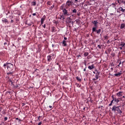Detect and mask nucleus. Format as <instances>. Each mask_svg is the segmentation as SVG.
Masks as SVG:
<instances>
[{"label":"nucleus","instance_id":"nucleus-1","mask_svg":"<svg viewBox=\"0 0 125 125\" xmlns=\"http://www.w3.org/2000/svg\"><path fill=\"white\" fill-rule=\"evenodd\" d=\"M60 9L62 10L64 16H69V15H70V13L69 12L70 10H69V9L68 8H66V7L61 5L60 7Z\"/></svg>","mask_w":125,"mask_h":125},{"label":"nucleus","instance_id":"nucleus-2","mask_svg":"<svg viewBox=\"0 0 125 125\" xmlns=\"http://www.w3.org/2000/svg\"><path fill=\"white\" fill-rule=\"evenodd\" d=\"M3 67H4L5 69H6L7 67V70H8V71L13 70V64L10 62H6V63H5L3 65Z\"/></svg>","mask_w":125,"mask_h":125},{"label":"nucleus","instance_id":"nucleus-3","mask_svg":"<svg viewBox=\"0 0 125 125\" xmlns=\"http://www.w3.org/2000/svg\"><path fill=\"white\" fill-rule=\"evenodd\" d=\"M112 111H113L114 112H116L117 111L118 113L120 114H121L123 113V111L121 109L120 106L114 105L112 107Z\"/></svg>","mask_w":125,"mask_h":125},{"label":"nucleus","instance_id":"nucleus-4","mask_svg":"<svg viewBox=\"0 0 125 125\" xmlns=\"http://www.w3.org/2000/svg\"><path fill=\"white\" fill-rule=\"evenodd\" d=\"M73 2H72V0H68L65 4H62V6H64V7H66L67 8L69 9V10H70V6H72Z\"/></svg>","mask_w":125,"mask_h":125},{"label":"nucleus","instance_id":"nucleus-5","mask_svg":"<svg viewBox=\"0 0 125 125\" xmlns=\"http://www.w3.org/2000/svg\"><path fill=\"white\" fill-rule=\"evenodd\" d=\"M92 32H95L96 33L97 35H99L100 34L101 32H102V29H99L98 30H97L96 28H92Z\"/></svg>","mask_w":125,"mask_h":125},{"label":"nucleus","instance_id":"nucleus-6","mask_svg":"<svg viewBox=\"0 0 125 125\" xmlns=\"http://www.w3.org/2000/svg\"><path fill=\"white\" fill-rule=\"evenodd\" d=\"M54 56V54L52 53L50 55H49L48 56H47V61L48 62H51L53 59L52 57Z\"/></svg>","mask_w":125,"mask_h":125},{"label":"nucleus","instance_id":"nucleus-7","mask_svg":"<svg viewBox=\"0 0 125 125\" xmlns=\"http://www.w3.org/2000/svg\"><path fill=\"white\" fill-rule=\"evenodd\" d=\"M98 21H93L92 22V23L93 24L94 27L93 28H95L96 29H97L98 25Z\"/></svg>","mask_w":125,"mask_h":125},{"label":"nucleus","instance_id":"nucleus-8","mask_svg":"<svg viewBox=\"0 0 125 125\" xmlns=\"http://www.w3.org/2000/svg\"><path fill=\"white\" fill-rule=\"evenodd\" d=\"M100 74V72H97V73H96L95 78L93 79V81H95L99 79V76Z\"/></svg>","mask_w":125,"mask_h":125},{"label":"nucleus","instance_id":"nucleus-9","mask_svg":"<svg viewBox=\"0 0 125 125\" xmlns=\"http://www.w3.org/2000/svg\"><path fill=\"white\" fill-rule=\"evenodd\" d=\"M125 11V9H124L122 7H120L117 10V12L118 13H121V12L124 13Z\"/></svg>","mask_w":125,"mask_h":125},{"label":"nucleus","instance_id":"nucleus-10","mask_svg":"<svg viewBox=\"0 0 125 125\" xmlns=\"http://www.w3.org/2000/svg\"><path fill=\"white\" fill-rule=\"evenodd\" d=\"M122 75V71H120V72H118V73L115 74L114 76L116 77H120Z\"/></svg>","mask_w":125,"mask_h":125},{"label":"nucleus","instance_id":"nucleus-11","mask_svg":"<svg viewBox=\"0 0 125 125\" xmlns=\"http://www.w3.org/2000/svg\"><path fill=\"white\" fill-rule=\"evenodd\" d=\"M95 68V65L94 64H92L91 65L88 66V69L90 70H92L93 69H94Z\"/></svg>","mask_w":125,"mask_h":125},{"label":"nucleus","instance_id":"nucleus-12","mask_svg":"<svg viewBox=\"0 0 125 125\" xmlns=\"http://www.w3.org/2000/svg\"><path fill=\"white\" fill-rule=\"evenodd\" d=\"M45 16H43L42 18L41 19V25H42V24H43L44 21H45Z\"/></svg>","mask_w":125,"mask_h":125},{"label":"nucleus","instance_id":"nucleus-13","mask_svg":"<svg viewBox=\"0 0 125 125\" xmlns=\"http://www.w3.org/2000/svg\"><path fill=\"white\" fill-rule=\"evenodd\" d=\"M117 96L118 97H121L123 96V92L120 91V92H118L117 93Z\"/></svg>","mask_w":125,"mask_h":125},{"label":"nucleus","instance_id":"nucleus-14","mask_svg":"<svg viewBox=\"0 0 125 125\" xmlns=\"http://www.w3.org/2000/svg\"><path fill=\"white\" fill-rule=\"evenodd\" d=\"M62 44V46L63 47L67 46V42L65 40H63Z\"/></svg>","mask_w":125,"mask_h":125},{"label":"nucleus","instance_id":"nucleus-15","mask_svg":"<svg viewBox=\"0 0 125 125\" xmlns=\"http://www.w3.org/2000/svg\"><path fill=\"white\" fill-rule=\"evenodd\" d=\"M118 3H123L124 4H125V0H118Z\"/></svg>","mask_w":125,"mask_h":125},{"label":"nucleus","instance_id":"nucleus-16","mask_svg":"<svg viewBox=\"0 0 125 125\" xmlns=\"http://www.w3.org/2000/svg\"><path fill=\"white\" fill-rule=\"evenodd\" d=\"M125 28V23H122L121 25V29H123Z\"/></svg>","mask_w":125,"mask_h":125},{"label":"nucleus","instance_id":"nucleus-17","mask_svg":"<svg viewBox=\"0 0 125 125\" xmlns=\"http://www.w3.org/2000/svg\"><path fill=\"white\" fill-rule=\"evenodd\" d=\"M114 101L116 103H118L120 102V98H115L114 99Z\"/></svg>","mask_w":125,"mask_h":125},{"label":"nucleus","instance_id":"nucleus-18","mask_svg":"<svg viewBox=\"0 0 125 125\" xmlns=\"http://www.w3.org/2000/svg\"><path fill=\"white\" fill-rule=\"evenodd\" d=\"M81 1H82V0H74V2L75 3H78V2H81Z\"/></svg>","mask_w":125,"mask_h":125},{"label":"nucleus","instance_id":"nucleus-19","mask_svg":"<svg viewBox=\"0 0 125 125\" xmlns=\"http://www.w3.org/2000/svg\"><path fill=\"white\" fill-rule=\"evenodd\" d=\"M2 22H3V23H9L8 21L6 19L2 20Z\"/></svg>","mask_w":125,"mask_h":125},{"label":"nucleus","instance_id":"nucleus-20","mask_svg":"<svg viewBox=\"0 0 125 125\" xmlns=\"http://www.w3.org/2000/svg\"><path fill=\"white\" fill-rule=\"evenodd\" d=\"M71 11H72L73 13H77V9L75 8L71 10Z\"/></svg>","mask_w":125,"mask_h":125},{"label":"nucleus","instance_id":"nucleus-21","mask_svg":"<svg viewBox=\"0 0 125 125\" xmlns=\"http://www.w3.org/2000/svg\"><path fill=\"white\" fill-rule=\"evenodd\" d=\"M13 74V72L9 71V72L7 73V75L12 76Z\"/></svg>","mask_w":125,"mask_h":125},{"label":"nucleus","instance_id":"nucleus-22","mask_svg":"<svg viewBox=\"0 0 125 125\" xmlns=\"http://www.w3.org/2000/svg\"><path fill=\"white\" fill-rule=\"evenodd\" d=\"M76 79L79 82L82 81V79L79 77H76Z\"/></svg>","mask_w":125,"mask_h":125},{"label":"nucleus","instance_id":"nucleus-23","mask_svg":"<svg viewBox=\"0 0 125 125\" xmlns=\"http://www.w3.org/2000/svg\"><path fill=\"white\" fill-rule=\"evenodd\" d=\"M119 46H121L122 47H125V43L121 42V44H120Z\"/></svg>","mask_w":125,"mask_h":125},{"label":"nucleus","instance_id":"nucleus-24","mask_svg":"<svg viewBox=\"0 0 125 125\" xmlns=\"http://www.w3.org/2000/svg\"><path fill=\"white\" fill-rule=\"evenodd\" d=\"M88 55H89V53H88V52H85V53H84V57H87V56H88Z\"/></svg>","mask_w":125,"mask_h":125},{"label":"nucleus","instance_id":"nucleus-25","mask_svg":"<svg viewBox=\"0 0 125 125\" xmlns=\"http://www.w3.org/2000/svg\"><path fill=\"white\" fill-rule=\"evenodd\" d=\"M31 5H33V6H35V5H36V1H33L31 3Z\"/></svg>","mask_w":125,"mask_h":125},{"label":"nucleus","instance_id":"nucleus-26","mask_svg":"<svg viewBox=\"0 0 125 125\" xmlns=\"http://www.w3.org/2000/svg\"><path fill=\"white\" fill-rule=\"evenodd\" d=\"M55 30V27H52V32H54Z\"/></svg>","mask_w":125,"mask_h":125},{"label":"nucleus","instance_id":"nucleus-27","mask_svg":"<svg viewBox=\"0 0 125 125\" xmlns=\"http://www.w3.org/2000/svg\"><path fill=\"white\" fill-rule=\"evenodd\" d=\"M104 39L105 40H107L108 39V37L107 36H105L104 37Z\"/></svg>","mask_w":125,"mask_h":125},{"label":"nucleus","instance_id":"nucleus-28","mask_svg":"<svg viewBox=\"0 0 125 125\" xmlns=\"http://www.w3.org/2000/svg\"><path fill=\"white\" fill-rule=\"evenodd\" d=\"M54 5H53L52 6H51L50 7V9H51V10H52V9H53V8H54Z\"/></svg>","mask_w":125,"mask_h":125},{"label":"nucleus","instance_id":"nucleus-29","mask_svg":"<svg viewBox=\"0 0 125 125\" xmlns=\"http://www.w3.org/2000/svg\"><path fill=\"white\" fill-rule=\"evenodd\" d=\"M47 4H48V5H50V4H51V2L50 1H47Z\"/></svg>","mask_w":125,"mask_h":125},{"label":"nucleus","instance_id":"nucleus-30","mask_svg":"<svg viewBox=\"0 0 125 125\" xmlns=\"http://www.w3.org/2000/svg\"><path fill=\"white\" fill-rule=\"evenodd\" d=\"M63 39H64V41H67V38L65 36L63 37Z\"/></svg>","mask_w":125,"mask_h":125},{"label":"nucleus","instance_id":"nucleus-31","mask_svg":"<svg viewBox=\"0 0 125 125\" xmlns=\"http://www.w3.org/2000/svg\"><path fill=\"white\" fill-rule=\"evenodd\" d=\"M33 24V22H31V23H27V25H28V26H31Z\"/></svg>","mask_w":125,"mask_h":125},{"label":"nucleus","instance_id":"nucleus-32","mask_svg":"<svg viewBox=\"0 0 125 125\" xmlns=\"http://www.w3.org/2000/svg\"><path fill=\"white\" fill-rule=\"evenodd\" d=\"M111 98H112V99H113V100L115 101V97H114L113 95H112Z\"/></svg>","mask_w":125,"mask_h":125},{"label":"nucleus","instance_id":"nucleus-33","mask_svg":"<svg viewBox=\"0 0 125 125\" xmlns=\"http://www.w3.org/2000/svg\"><path fill=\"white\" fill-rule=\"evenodd\" d=\"M7 120H8V118H7V117H6L4 118V121H5V122L6 121H7Z\"/></svg>","mask_w":125,"mask_h":125},{"label":"nucleus","instance_id":"nucleus-34","mask_svg":"<svg viewBox=\"0 0 125 125\" xmlns=\"http://www.w3.org/2000/svg\"><path fill=\"white\" fill-rule=\"evenodd\" d=\"M98 47L99 48H100V49H101V48H102V45H98Z\"/></svg>","mask_w":125,"mask_h":125},{"label":"nucleus","instance_id":"nucleus-35","mask_svg":"<svg viewBox=\"0 0 125 125\" xmlns=\"http://www.w3.org/2000/svg\"><path fill=\"white\" fill-rule=\"evenodd\" d=\"M86 68H87V67L86 66H85V67L83 69V71L84 72H85L86 71Z\"/></svg>","mask_w":125,"mask_h":125},{"label":"nucleus","instance_id":"nucleus-36","mask_svg":"<svg viewBox=\"0 0 125 125\" xmlns=\"http://www.w3.org/2000/svg\"><path fill=\"white\" fill-rule=\"evenodd\" d=\"M42 125V122H40L38 123V125Z\"/></svg>","mask_w":125,"mask_h":125},{"label":"nucleus","instance_id":"nucleus-37","mask_svg":"<svg viewBox=\"0 0 125 125\" xmlns=\"http://www.w3.org/2000/svg\"><path fill=\"white\" fill-rule=\"evenodd\" d=\"M42 27H43L44 29H45L46 28V25L44 24L43 25H42Z\"/></svg>","mask_w":125,"mask_h":125},{"label":"nucleus","instance_id":"nucleus-38","mask_svg":"<svg viewBox=\"0 0 125 125\" xmlns=\"http://www.w3.org/2000/svg\"><path fill=\"white\" fill-rule=\"evenodd\" d=\"M114 100H112L111 101V104H113V102H114Z\"/></svg>","mask_w":125,"mask_h":125},{"label":"nucleus","instance_id":"nucleus-39","mask_svg":"<svg viewBox=\"0 0 125 125\" xmlns=\"http://www.w3.org/2000/svg\"><path fill=\"white\" fill-rule=\"evenodd\" d=\"M0 125H4V122H2Z\"/></svg>","mask_w":125,"mask_h":125},{"label":"nucleus","instance_id":"nucleus-40","mask_svg":"<svg viewBox=\"0 0 125 125\" xmlns=\"http://www.w3.org/2000/svg\"><path fill=\"white\" fill-rule=\"evenodd\" d=\"M32 15H33V16H36V13H33L32 14Z\"/></svg>","mask_w":125,"mask_h":125},{"label":"nucleus","instance_id":"nucleus-41","mask_svg":"<svg viewBox=\"0 0 125 125\" xmlns=\"http://www.w3.org/2000/svg\"><path fill=\"white\" fill-rule=\"evenodd\" d=\"M119 49H120L121 50H123V47H119Z\"/></svg>","mask_w":125,"mask_h":125},{"label":"nucleus","instance_id":"nucleus-42","mask_svg":"<svg viewBox=\"0 0 125 125\" xmlns=\"http://www.w3.org/2000/svg\"><path fill=\"white\" fill-rule=\"evenodd\" d=\"M26 105L25 103H22V106H24Z\"/></svg>","mask_w":125,"mask_h":125},{"label":"nucleus","instance_id":"nucleus-43","mask_svg":"<svg viewBox=\"0 0 125 125\" xmlns=\"http://www.w3.org/2000/svg\"><path fill=\"white\" fill-rule=\"evenodd\" d=\"M112 105V103H110L109 104V106H111Z\"/></svg>","mask_w":125,"mask_h":125},{"label":"nucleus","instance_id":"nucleus-44","mask_svg":"<svg viewBox=\"0 0 125 125\" xmlns=\"http://www.w3.org/2000/svg\"><path fill=\"white\" fill-rule=\"evenodd\" d=\"M111 70L112 71H113L114 70V69H113V67H111Z\"/></svg>","mask_w":125,"mask_h":125},{"label":"nucleus","instance_id":"nucleus-45","mask_svg":"<svg viewBox=\"0 0 125 125\" xmlns=\"http://www.w3.org/2000/svg\"><path fill=\"white\" fill-rule=\"evenodd\" d=\"M13 22H14V21L13 20H11V23H13Z\"/></svg>","mask_w":125,"mask_h":125},{"label":"nucleus","instance_id":"nucleus-46","mask_svg":"<svg viewBox=\"0 0 125 125\" xmlns=\"http://www.w3.org/2000/svg\"><path fill=\"white\" fill-rule=\"evenodd\" d=\"M40 117H41V116H39L38 117V120H40Z\"/></svg>","mask_w":125,"mask_h":125},{"label":"nucleus","instance_id":"nucleus-47","mask_svg":"<svg viewBox=\"0 0 125 125\" xmlns=\"http://www.w3.org/2000/svg\"><path fill=\"white\" fill-rule=\"evenodd\" d=\"M55 46V45L54 44H52V47H54Z\"/></svg>","mask_w":125,"mask_h":125},{"label":"nucleus","instance_id":"nucleus-48","mask_svg":"<svg viewBox=\"0 0 125 125\" xmlns=\"http://www.w3.org/2000/svg\"><path fill=\"white\" fill-rule=\"evenodd\" d=\"M121 64H122V62L121 61H120V62H119V65H121Z\"/></svg>","mask_w":125,"mask_h":125},{"label":"nucleus","instance_id":"nucleus-49","mask_svg":"<svg viewBox=\"0 0 125 125\" xmlns=\"http://www.w3.org/2000/svg\"><path fill=\"white\" fill-rule=\"evenodd\" d=\"M7 42H4V45H7Z\"/></svg>","mask_w":125,"mask_h":125},{"label":"nucleus","instance_id":"nucleus-50","mask_svg":"<svg viewBox=\"0 0 125 125\" xmlns=\"http://www.w3.org/2000/svg\"><path fill=\"white\" fill-rule=\"evenodd\" d=\"M49 108H52V106L49 105Z\"/></svg>","mask_w":125,"mask_h":125},{"label":"nucleus","instance_id":"nucleus-51","mask_svg":"<svg viewBox=\"0 0 125 125\" xmlns=\"http://www.w3.org/2000/svg\"><path fill=\"white\" fill-rule=\"evenodd\" d=\"M94 83H95V84H97V81H95V82H94Z\"/></svg>","mask_w":125,"mask_h":125},{"label":"nucleus","instance_id":"nucleus-52","mask_svg":"<svg viewBox=\"0 0 125 125\" xmlns=\"http://www.w3.org/2000/svg\"><path fill=\"white\" fill-rule=\"evenodd\" d=\"M85 107H84L83 108V110H85Z\"/></svg>","mask_w":125,"mask_h":125},{"label":"nucleus","instance_id":"nucleus-53","mask_svg":"<svg viewBox=\"0 0 125 125\" xmlns=\"http://www.w3.org/2000/svg\"><path fill=\"white\" fill-rule=\"evenodd\" d=\"M10 82L12 83V84H13V82H12L11 80H10Z\"/></svg>","mask_w":125,"mask_h":125},{"label":"nucleus","instance_id":"nucleus-54","mask_svg":"<svg viewBox=\"0 0 125 125\" xmlns=\"http://www.w3.org/2000/svg\"><path fill=\"white\" fill-rule=\"evenodd\" d=\"M50 70V69H49V68H48L47 69V71H49Z\"/></svg>","mask_w":125,"mask_h":125},{"label":"nucleus","instance_id":"nucleus-55","mask_svg":"<svg viewBox=\"0 0 125 125\" xmlns=\"http://www.w3.org/2000/svg\"><path fill=\"white\" fill-rule=\"evenodd\" d=\"M123 98H125V96H123Z\"/></svg>","mask_w":125,"mask_h":125},{"label":"nucleus","instance_id":"nucleus-56","mask_svg":"<svg viewBox=\"0 0 125 125\" xmlns=\"http://www.w3.org/2000/svg\"><path fill=\"white\" fill-rule=\"evenodd\" d=\"M118 67H120V64L118 65Z\"/></svg>","mask_w":125,"mask_h":125},{"label":"nucleus","instance_id":"nucleus-57","mask_svg":"<svg viewBox=\"0 0 125 125\" xmlns=\"http://www.w3.org/2000/svg\"><path fill=\"white\" fill-rule=\"evenodd\" d=\"M16 120H19V118H16Z\"/></svg>","mask_w":125,"mask_h":125},{"label":"nucleus","instance_id":"nucleus-58","mask_svg":"<svg viewBox=\"0 0 125 125\" xmlns=\"http://www.w3.org/2000/svg\"><path fill=\"white\" fill-rule=\"evenodd\" d=\"M1 107H0V111H1Z\"/></svg>","mask_w":125,"mask_h":125},{"label":"nucleus","instance_id":"nucleus-59","mask_svg":"<svg viewBox=\"0 0 125 125\" xmlns=\"http://www.w3.org/2000/svg\"><path fill=\"white\" fill-rule=\"evenodd\" d=\"M110 42V40H108V42Z\"/></svg>","mask_w":125,"mask_h":125},{"label":"nucleus","instance_id":"nucleus-60","mask_svg":"<svg viewBox=\"0 0 125 125\" xmlns=\"http://www.w3.org/2000/svg\"><path fill=\"white\" fill-rule=\"evenodd\" d=\"M124 65V62H123V63H122V65Z\"/></svg>","mask_w":125,"mask_h":125},{"label":"nucleus","instance_id":"nucleus-61","mask_svg":"<svg viewBox=\"0 0 125 125\" xmlns=\"http://www.w3.org/2000/svg\"><path fill=\"white\" fill-rule=\"evenodd\" d=\"M57 65H59V63H57Z\"/></svg>","mask_w":125,"mask_h":125},{"label":"nucleus","instance_id":"nucleus-62","mask_svg":"<svg viewBox=\"0 0 125 125\" xmlns=\"http://www.w3.org/2000/svg\"><path fill=\"white\" fill-rule=\"evenodd\" d=\"M84 65H86V63H84Z\"/></svg>","mask_w":125,"mask_h":125}]
</instances>
